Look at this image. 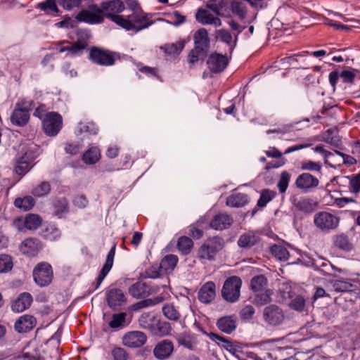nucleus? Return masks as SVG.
<instances>
[{
    "mask_svg": "<svg viewBox=\"0 0 360 360\" xmlns=\"http://www.w3.org/2000/svg\"><path fill=\"white\" fill-rule=\"evenodd\" d=\"M193 43L194 47L188 55L190 67L193 66L200 60L204 61L207 56L210 48V39L205 28H200L194 33Z\"/></svg>",
    "mask_w": 360,
    "mask_h": 360,
    "instance_id": "1",
    "label": "nucleus"
},
{
    "mask_svg": "<svg viewBox=\"0 0 360 360\" xmlns=\"http://www.w3.org/2000/svg\"><path fill=\"white\" fill-rule=\"evenodd\" d=\"M117 21L122 22L121 27L128 31L138 32L153 24L149 14L142 11H134L127 17H115Z\"/></svg>",
    "mask_w": 360,
    "mask_h": 360,
    "instance_id": "2",
    "label": "nucleus"
},
{
    "mask_svg": "<svg viewBox=\"0 0 360 360\" xmlns=\"http://www.w3.org/2000/svg\"><path fill=\"white\" fill-rule=\"evenodd\" d=\"M33 104L32 100H27L25 98H20L15 103L10 117L12 124L19 127H25L29 122Z\"/></svg>",
    "mask_w": 360,
    "mask_h": 360,
    "instance_id": "3",
    "label": "nucleus"
},
{
    "mask_svg": "<svg viewBox=\"0 0 360 360\" xmlns=\"http://www.w3.org/2000/svg\"><path fill=\"white\" fill-rule=\"evenodd\" d=\"M224 247V240L219 236L209 238L198 250V257L202 259L213 260L215 255Z\"/></svg>",
    "mask_w": 360,
    "mask_h": 360,
    "instance_id": "4",
    "label": "nucleus"
},
{
    "mask_svg": "<svg viewBox=\"0 0 360 360\" xmlns=\"http://www.w3.org/2000/svg\"><path fill=\"white\" fill-rule=\"evenodd\" d=\"M242 285L241 279L236 276L226 279L221 290L222 297L227 302L233 303L238 300Z\"/></svg>",
    "mask_w": 360,
    "mask_h": 360,
    "instance_id": "5",
    "label": "nucleus"
},
{
    "mask_svg": "<svg viewBox=\"0 0 360 360\" xmlns=\"http://www.w3.org/2000/svg\"><path fill=\"white\" fill-rule=\"evenodd\" d=\"M32 276L38 286L46 287L51 283L53 278L52 266L48 262H40L34 266Z\"/></svg>",
    "mask_w": 360,
    "mask_h": 360,
    "instance_id": "6",
    "label": "nucleus"
},
{
    "mask_svg": "<svg viewBox=\"0 0 360 360\" xmlns=\"http://www.w3.org/2000/svg\"><path fill=\"white\" fill-rule=\"evenodd\" d=\"M105 300L112 310H119L127 304V299L123 290L115 285H110L105 292Z\"/></svg>",
    "mask_w": 360,
    "mask_h": 360,
    "instance_id": "7",
    "label": "nucleus"
},
{
    "mask_svg": "<svg viewBox=\"0 0 360 360\" xmlns=\"http://www.w3.org/2000/svg\"><path fill=\"white\" fill-rule=\"evenodd\" d=\"M75 19L90 25L100 24L103 22V12L101 7L95 4H90L87 9H82L76 15Z\"/></svg>",
    "mask_w": 360,
    "mask_h": 360,
    "instance_id": "8",
    "label": "nucleus"
},
{
    "mask_svg": "<svg viewBox=\"0 0 360 360\" xmlns=\"http://www.w3.org/2000/svg\"><path fill=\"white\" fill-rule=\"evenodd\" d=\"M62 127L63 117L56 112H47L42 120V128L47 136H56Z\"/></svg>",
    "mask_w": 360,
    "mask_h": 360,
    "instance_id": "9",
    "label": "nucleus"
},
{
    "mask_svg": "<svg viewBox=\"0 0 360 360\" xmlns=\"http://www.w3.org/2000/svg\"><path fill=\"white\" fill-rule=\"evenodd\" d=\"M314 224L323 231L335 229L339 224V217L328 212H319L314 215Z\"/></svg>",
    "mask_w": 360,
    "mask_h": 360,
    "instance_id": "10",
    "label": "nucleus"
},
{
    "mask_svg": "<svg viewBox=\"0 0 360 360\" xmlns=\"http://www.w3.org/2000/svg\"><path fill=\"white\" fill-rule=\"evenodd\" d=\"M124 8V4L121 0L105 1L101 4V8L103 12V16L105 15L120 27L122 22L117 21L115 17H123L122 15H117V13L122 12Z\"/></svg>",
    "mask_w": 360,
    "mask_h": 360,
    "instance_id": "11",
    "label": "nucleus"
},
{
    "mask_svg": "<svg viewBox=\"0 0 360 360\" xmlns=\"http://www.w3.org/2000/svg\"><path fill=\"white\" fill-rule=\"evenodd\" d=\"M36 155L33 151L28 150L25 153L17 158L14 162V169L17 174L24 176L35 165Z\"/></svg>",
    "mask_w": 360,
    "mask_h": 360,
    "instance_id": "12",
    "label": "nucleus"
},
{
    "mask_svg": "<svg viewBox=\"0 0 360 360\" xmlns=\"http://www.w3.org/2000/svg\"><path fill=\"white\" fill-rule=\"evenodd\" d=\"M263 318L267 324L277 326L283 322L285 316L282 309L278 306L270 304L264 309Z\"/></svg>",
    "mask_w": 360,
    "mask_h": 360,
    "instance_id": "13",
    "label": "nucleus"
},
{
    "mask_svg": "<svg viewBox=\"0 0 360 360\" xmlns=\"http://www.w3.org/2000/svg\"><path fill=\"white\" fill-rule=\"evenodd\" d=\"M295 185L297 188L306 193L316 188L319 185V180L311 174L304 172L297 176Z\"/></svg>",
    "mask_w": 360,
    "mask_h": 360,
    "instance_id": "14",
    "label": "nucleus"
},
{
    "mask_svg": "<svg viewBox=\"0 0 360 360\" xmlns=\"http://www.w3.org/2000/svg\"><path fill=\"white\" fill-rule=\"evenodd\" d=\"M89 58L94 63L102 66H110L115 63V58L111 53L98 47L90 50Z\"/></svg>",
    "mask_w": 360,
    "mask_h": 360,
    "instance_id": "15",
    "label": "nucleus"
},
{
    "mask_svg": "<svg viewBox=\"0 0 360 360\" xmlns=\"http://www.w3.org/2000/svg\"><path fill=\"white\" fill-rule=\"evenodd\" d=\"M147 341L146 335L139 330L128 332L122 337V344L130 348H137L143 346Z\"/></svg>",
    "mask_w": 360,
    "mask_h": 360,
    "instance_id": "16",
    "label": "nucleus"
},
{
    "mask_svg": "<svg viewBox=\"0 0 360 360\" xmlns=\"http://www.w3.org/2000/svg\"><path fill=\"white\" fill-rule=\"evenodd\" d=\"M207 64L209 70L213 73L223 72L229 64V59L226 55L212 53L207 58Z\"/></svg>",
    "mask_w": 360,
    "mask_h": 360,
    "instance_id": "17",
    "label": "nucleus"
},
{
    "mask_svg": "<svg viewBox=\"0 0 360 360\" xmlns=\"http://www.w3.org/2000/svg\"><path fill=\"white\" fill-rule=\"evenodd\" d=\"M174 352V344L169 340H163L156 344L153 348V355L159 360H165L171 356Z\"/></svg>",
    "mask_w": 360,
    "mask_h": 360,
    "instance_id": "18",
    "label": "nucleus"
},
{
    "mask_svg": "<svg viewBox=\"0 0 360 360\" xmlns=\"http://www.w3.org/2000/svg\"><path fill=\"white\" fill-rule=\"evenodd\" d=\"M261 240L259 234L254 231H248L239 236L237 241L238 247L243 250H250Z\"/></svg>",
    "mask_w": 360,
    "mask_h": 360,
    "instance_id": "19",
    "label": "nucleus"
},
{
    "mask_svg": "<svg viewBox=\"0 0 360 360\" xmlns=\"http://www.w3.org/2000/svg\"><path fill=\"white\" fill-rule=\"evenodd\" d=\"M290 201L297 210L305 213L314 212L317 205L316 202H314L312 199L307 197L297 198L293 196L290 198Z\"/></svg>",
    "mask_w": 360,
    "mask_h": 360,
    "instance_id": "20",
    "label": "nucleus"
},
{
    "mask_svg": "<svg viewBox=\"0 0 360 360\" xmlns=\"http://www.w3.org/2000/svg\"><path fill=\"white\" fill-rule=\"evenodd\" d=\"M41 248V241L36 238H26L20 245L21 252L28 256L35 255Z\"/></svg>",
    "mask_w": 360,
    "mask_h": 360,
    "instance_id": "21",
    "label": "nucleus"
},
{
    "mask_svg": "<svg viewBox=\"0 0 360 360\" xmlns=\"http://www.w3.org/2000/svg\"><path fill=\"white\" fill-rule=\"evenodd\" d=\"M33 302L30 293L24 292L20 293L16 300L11 303V309L14 312L20 313L28 309Z\"/></svg>",
    "mask_w": 360,
    "mask_h": 360,
    "instance_id": "22",
    "label": "nucleus"
},
{
    "mask_svg": "<svg viewBox=\"0 0 360 360\" xmlns=\"http://www.w3.org/2000/svg\"><path fill=\"white\" fill-rule=\"evenodd\" d=\"M216 296V285L212 281L205 283L199 290L198 299L205 304L210 303Z\"/></svg>",
    "mask_w": 360,
    "mask_h": 360,
    "instance_id": "23",
    "label": "nucleus"
},
{
    "mask_svg": "<svg viewBox=\"0 0 360 360\" xmlns=\"http://www.w3.org/2000/svg\"><path fill=\"white\" fill-rule=\"evenodd\" d=\"M216 325L219 330L231 334L237 327V317L235 315L225 316L217 319Z\"/></svg>",
    "mask_w": 360,
    "mask_h": 360,
    "instance_id": "24",
    "label": "nucleus"
},
{
    "mask_svg": "<svg viewBox=\"0 0 360 360\" xmlns=\"http://www.w3.org/2000/svg\"><path fill=\"white\" fill-rule=\"evenodd\" d=\"M36 319L29 314L21 316L15 323V330L18 333H27L34 328Z\"/></svg>",
    "mask_w": 360,
    "mask_h": 360,
    "instance_id": "25",
    "label": "nucleus"
},
{
    "mask_svg": "<svg viewBox=\"0 0 360 360\" xmlns=\"http://www.w3.org/2000/svg\"><path fill=\"white\" fill-rule=\"evenodd\" d=\"M151 287L146 283L138 281L129 288V293L134 298H144L152 293Z\"/></svg>",
    "mask_w": 360,
    "mask_h": 360,
    "instance_id": "26",
    "label": "nucleus"
},
{
    "mask_svg": "<svg viewBox=\"0 0 360 360\" xmlns=\"http://www.w3.org/2000/svg\"><path fill=\"white\" fill-rule=\"evenodd\" d=\"M115 255V245H113L112 247V248L110 249V250L109 251V252L107 255L105 262L103 268L101 269L100 274L96 279L95 289H97L99 288V286L102 283L103 281L104 280L105 276L108 275V274L112 269V265H113Z\"/></svg>",
    "mask_w": 360,
    "mask_h": 360,
    "instance_id": "27",
    "label": "nucleus"
},
{
    "mask_svg": "<svg viewBox=\"0 0 360 360\" xmlns=\"http://www.w3.org/2000/svg\"><path fill=\"white\" fill-rule=\"evenodd\" d=\"M233 218L226 213H220L214 216L210 221V226L215 230L228 229L233 224Z\"/></svg>",
    "mask_w": 360,
    "mask_h": 360,
    "instance_id": "28",
    "label": "nucleus"
},
{
    "mask_svg": "<svg viewBox=\"0 0 360 360\" xmlns=\"http://www.w3.org/2000/svg\"><path fill=\"white\" fill-rule=\"evenodd\" d=\"M184 41H177L176 43L165 44L160 47L164 52L167 58H174L182 51L184 48Z\"/></svg>",
    "mask_w": 360,
    "mask_h": 360,
    "instance_id": "29",
    "label": "nucleus"
},
{
    "mask_svg": "<svg viewBox=\"0 0 360 360\" xmlns=\"http://www.w3.org/2000/svg\"><path fill=\"white\" fill-rule=\"evenodd\" d=\"M248 202V195L242 193H236L230 195L226 198V205L231 207H240L245 206Z\"/></svg>",
    "mask_w": 360,
    "mask_h": 360,
    "instance_id": "30",
    "label": "nucleus"
},
{
    "mask_svg": "<svg viewBox=\"0 0 360 360\" xmlns=\"http://www.w3.org/2000/svg\"><path fill=\"white\" fill-rule=\"evenodd\" d=\"M250 289L254 292L269 290L268 279L262 274L253 276L250 280Z\"/></svg>",
    "mask_w": 360,
    "mask_h": 360,
    "instance_id": "31",
    "label": "nucleus"
},
{
    "mask_svg": "<svg viewBox=\"0 0 360 360\" xmlns=\"http://www.w3.org/2000/svg\"><path fill=\"white\" fill-rule=\"evenodd\" d=\"M150 333L156 336H165L171 331L170 323L167 321L154 320L153 326L151 328Z\"/></svg>",
    "mask_w": 360,
    "mask_h": 360,
    "instance_id": "32",
    "label": "nucleus"
},
{
    "mask_svg": "<svg viewBox=\"0 0 360 360\" xmlns=\"http://www.w3.org/2000/svg\"><path fill=\"white\" fill-rule=\"evenodd\" d=\"M333 290L336 292H352L356 290V286L350 282L345 280L337 279L331 281Z\"/></svg>",
    "mask_w": 360,
    "mask_h": 360,
    "instance_id": "33",
    "label": "nucleus"
},
{
    "mask_svg": "<svg viewBox=\"0 0 360 360\" xmlns=\"http://www.w3.org/2000/svg\"><path fill=\"white\" fill-rule=\"evenodd\" d=\"M254 303L257 306H264L270 303L272 300L271 296L274 292L271 289L265 290L264 291L255 292Z\"/></svg>",
    "mask_w": 360,
    "mask_h": 360,
    "instance_id": "34",
    "label": "nucleus"
},
{
    "mask_svg": "<svg viewBox=\"0 0 360 360\" xmlns=\"http://www.w3.org/2000/svg\"><path fill=\"white\" fill-rule=\"evenodd\" d=\"M101 158L100 150L95 146L89 148L82 156V160L88 165H93L97 162Z\"/></svg>",
    "mask_w": 360,
    "mask_h": 360,
    "instance_id": "35",
    "label": "nucleus"
},
{
    "mask_svg": "<svg viewBox=\"0 0 360 360\" xmlns=\"http://www.w3.org/2000/svg\"><path fill=\"white\" fill-rule=\"evenodd\" d=\"M41 236L46 240L54 241L60 238L61 231L55 224H49L42 230Z\"/></svg>",
    "mask_w": 360,
    "mask_h": 360,
    "instance_id": "36",
    "label": "nucleus"
},
{
    "mask_svg": "<svg viewBox=\"0 0 360 360\" xmlns=\"http://www.w3.org/2000/svg\"><path fill=\"white\" fill-rule=\"evenodd\" d=\"M205 334L212 341L217 342L219 345H221L225 349L229 352L234 350L233 345L228 338L214 333H205Z\"/></svg>",
    "mask_w": 360,
    "mask_h": 360,
    "instance_id": "37",
    "label": "nucleus"
},
{
    "mask_svg": "<svg viewBox=\"0 0 360 360\" xmlns=\"http://www.w3.org/2000/svg\"><path fill=\"white\" fill-rule=\"evenodd\" d=\"M231 10L240 20L245 18L247 7L245 4L240 0H235L231 4Z\"/></svg>",
    "mask_w": 360,
    "mask_h": 360,
    "instance_id": "38",
    "label": "nucleus"
},
{
    "mask_svg": "<svg viewBox=\"0 0 360 360\" xmlns=\"http://www.w3.org/2000/svg\"><path fill=\"white\" fill-rule=\"evenodd\" d=\"M162 311L163 315L170 321H177L181 317L179 311L172 303L164 304L162 308Z\"/></svg>",
    "mask_w": 360,
    "mask_h": 360,
    "instance_id": "39",
    "label": "nucleus"
},
{
    "mask_svg": "<svg viewBox=\"0 0 360 360\" xmlns=\"http://www.w3.org/2000/svg\"><path fill=\"white\" fill-rule=\"evenodd\" d=\"M333 242L335 247L344 251L349 252L353 248L352 243L349 241L348 236L345 234L335 236Z\"/></svg>",
    "mask_w": 360,
    "mask_h": 360,
    "instance_id": "40",
    "label": "nucleus"
},
{
    "mask_svg": "<svg viewBox=\"0 0 360 360\" xmlns=\"http://www.w3.org/2000/svg\"><path fill=\"white\" fill-rule=\"evenodd\" d=\"M178 262V257L174 255H167L162 258L160 263V267L165 272L172 271Z\"/></svg>",
    "mask_w": 360,
    "mask_h": 360,
    "instance_id": "41",
    "label": "nucleus"
},
{
    "mask_svg": "<svg viewBox=\"0 0 360 360\" xmlns=\"http://www.w3.org/2000/svg\"><path fill=\"white\" fill-rule=\"evenodd\" d=\"M270 252L274 257L280 261H287L290 257V253L287 248L281 245H274L270 248Z\"/></svg>",
    "mask_w": 360,
    "mask_h": 360,
    "instance_id": "42",
    "label": "nucleus"
},
{
    "mask_svg": "<svg viewBox=\"0 0 360 360\" xmlns=\"http://www.w3.org/2000/svg\"><path fill=\"white\" fill-rule=\"evenodd\" d=\"M276 196V192L270 189H263L261 191L260 197L257 200V207L259 208L264 207L267 203L271 201Z\"/></svg>",
    "mask_w": 360,
    "mask_h": 360,
    "instance_id": "43",
    "label": "nucleus"
},
{
    "mask_svg": "<svg viewBox=\"0 0 360 360\" xmlns=\"http://www.w3.org/2000/svg\"><path fill=\"white\" fill-rule=\"evenodd\" d=\"M35 200L30 196L27 195L24 198H18L14 201V205L24 211L30 210L34 205Z\"/></svg>",
    "mask_w": 360,
    "mask_h": 360,
    "instance_id": "44",
    "label": "nucleus"
},
{
    "mask_svg": "<svg viewBox=\"0 0 360 360\" xmlns=\"http://www.w3.org/2000/svg\"><path fill=\"white\" fill-rule=\"evenodd\" d=\"M215 38L217 40L226 44L227 46H231L232 51L234 48V44L232 46L233 36L231 33L226 29H219L215 32Z\"/></svg>",
    "mask_w": 360,
    "mask_h": 360,
    "instance_id": "45",
    "label": "nucleus"
},
{
    "mask_svg": "<svg viewBox=\"0 0 360 360\" xmlns=\"http://www.w3.org/2000/svg\"><path fill=\"white\" fill-rule=\"evenodd\" d=\"M51 187L48 181H42L33 187L31 193L35 197H43L48 195L51 191Z\"/></svg>",
    "mask_w": 360,
    "mask_h": 360,
    "instance_id": "46",
    "label": "nucleus"
},
{
    "mask_svg": "<svg viewBox=\"0 0 360 360\" xmlns=\"http://www.w3.org/2000/svg\"><path fill=\"white\" fill-rule=\"evenodd\" d=\"M54 213L59 218L69 210L68 201L65 198H58L53 202Z\"/></svg>",
    "mask_w": 360,
    "mask_h": 360,
    "instance_id": "47",
    "label": "nucleus"
},
{
    "mask_svg": "<svg viewBox=\"0 0 360 360\" xmlns=\"http://www.w3.org/2000/svg\"><path fill=\"white\" fill-rule=\"evenodd\" d=\"M25 229L28 230H36L41 224V218L34 214H29L25 217Z\"/></svg>",
    "mask_w": 360,
    "mask_h": 360,
    "instance_id": "48",
    "label": "nucleus"
},
{
    "mask_svg": "<svg viewBox=\"0 0 360 360\" xmlns=\"http://www.w3.org/2000/svg\"><path fill=\"white\" fill-rule=\"evenodd\" d=\"M313 265L314 269L316 271H320L323 276H330L333 274L334 266L328 261L320 260L319 262H316Z\"/></svg>",
    "mask_w": 360,
    "mask_h": 360,
    "instance_id": "49",
    "label": "nucleus"
},
{
    "mask_svg": "<svg viewBox=\"0 0 360 360\" xmlns=\"http://www.w3.org/2000/svg\"><path fill=\"white\" fill-rule=\"evenodd\" d=\"M193 245V240L187 236H181L178 239L177 248L183 255L188 254Z\"/></svg>",
    "mask_w": 360,
    "mask_h": 360,
    "instance_id": "50",
    "label": "nucleus"
},
{
    "mask_svg": "<svg viewBox=\"0 0 360 360\" xmlns=\"http://www.w3.org/2000/svg\"><path fill=\"white\" fill-rule=\"evenodd\" d=\"M176 340L179 345L190 350H193L195 345L192 337L185 333H180L177 335Z\"/></svg>",
    "mask_w": 360,
    "mask_h": 360,
    "instance_id": "51",
    "label": "nucleus"
},
{
    "mask_svg": "<svg viewBox=\"0 0 360 360\" xmlns=\"http://www.w3.org/2000/svg\"><path fill=\"white\" fill-rule=\"evenodd\" d=\"M290 179L291 174L288 171L285 170L281 173L280 179L277 183V187L280 193L283 194L286 192Z\"/></svg>",
    "mask_w": 360,
    "mask_h": 360,
    "instance_id": "52",
    "label": "nucleus"
},
{
    "mask_svg": "<svg viewBox=\"0 0 360 360\" xmlns=\"http://www.w3.org/2000/svg\"><path fill=\"white\" fill-rule=\"evenodd\" d=\"M196 20L202 25H211L214 15L207 10L200 8L195 14Z\"/></svg>",
    "mask_w": 360,
    "mask_h": 360,
    "instance_id": "53",
    "label": "nucleus"
},
{
    "mask_svg": "<svg viewBox=\"0 0 360 360\" xmlns=\"http://www.w3.org/2000/svg\"><path fill=\"white\" fill-rule=\"evenodd\" d=\"M13 263L10 255L2 254L0 255V272L6 273L12 269Z\"/></svg>",
    "mask_w": 360,
    "mask_h": 360,
    "instance_id": "54",
    "label": "nucleus"
},
{
    "mask_svg": "<svg viewBox=\"0 0 360 360\" xmlns=\"http://www.w3.org/2000/svg\"><path fill=\"white\" fill-rule=\"evenodd\" d=\"M301 169L311 172H317L321 173L322 165L319 162H313L311 160H304L301 162Z\"/></svg>",
    "mask_w": 360,
    "mask_h": 360,
    "instance_id": "55",
    "label": "nucleus"
},
{
    "mask_svg": "<svg viewBox=\"0 0 360 360\" xmlns=\"http://www.w3.org/2000/svg\"><path fill=\"white\" fill-rule=\"evenodd\" d=\"M126 316L127 314L125 312L114 314L112 317V321L109 323V326L111 328H117L122 326L125 322Z\"/></svg>",
    "mask_w": 360,
    "mask_h": 360,
    "instance_id": "56",
    "label": "nucleus"
},
{
    "mask_svg": "<svg viewBox=\"0 0 360 360\" xmlns=\"http://www.w3.org/2000/svg\"><path fill=\"white\" fill-rule=\"evenodd\" d=\"M38 7L44 11H49L51 13H58L59 10L56 5V0H46L38 4Z\"/></svg>",
    "mask_w": 360,
    "mask_h": 360,
    "instance_id": "57",
    "label": "nucleus"
},
{
    "mask_svg": "<svg viewBox=\"0 0 360 360\" xmlns=\"http://www.w3.org/2000/svg\"><path fill=\"white\" fill-rule=\"evenodd\" d=\"M313 150L314 152L321 153L323 156L324 163L326 165H329L330 167H335V165L330 163L328 160L330 158H335V153L325 150L323 146L321 145H317L315 148H313Z\"/></svg>",
    "mask_w": 360,
    "mask_h": 360,
    "instance_id": "58",
    "label": "nucleus"
},
{
    "mask_svg": "<svg viewBox=\"0 0 360 360\" xmlns=\"http://www.w3.org/2000/svg\"><path fill=\"white\" fill-rule=\"evenodd\" d=\"M224 6V0H210L207 4V7L217 15H221V11Z\"/></svg>",
    "mask_w": 360,
    "mask_h": 360,
    "instance_id": "59",
    "label": "nucleus"
},
{
    "mask_svg": "<svg viewBox=\"0 0 360 360\" xmlns=\"http://www.w3.org/2000/svg\"><path fill=\"white\" fill-rule=\"evenodd\" d=\"M305 306V300L301 295H297L293 298L290 303V307L298 311H302Z\"/></svg>",
    "mask_w": 360,
    "mask_h": 360,
    "instance_id": "60",
    "label": "nucleus"
},
{
    "mask_svg": "<svg viewBox=\"0 0 360 360\" xmlns=\"http://www.w3.org/2000/svg\"><path fill=\"white\" fill-rule=\"evenodd\" d=\"M83 0H57L58 4L64 9L70 11L74 8L79 7Z\"/></svg>",
    "mask_w": 360,
    "mask_h": 360,
    "instance_id": "61",
    "label": "nucleus"
},
{
    "mask_svg": "<svg viewBox=\"0 0 360 360\" xmlns=\"http://www.w3.org/2000/svg\"><path fill=\"white\" fill-rule=\"evenodd\" d=\"M356 70H344L340 73V77L343 82L347 84H353L356 77Z\"/></svg>",
    "mask_w": 360,
    "mask_h": 360,
    "instance_id": "62",
    "label": "nucleus"
},
{
    "mask_svg": "<svg viewBox=\"0 0 360 360\" xmlns=\"http://www.w3.org/2000/svg\"><path fill=\"white\" fill-rule=\"evenodd\" d=\"M162 271L160 264L152 265L145 271V277L153 279L157 278L160 276Z\"/></svg>",
    "mask_w": 360,
    "mask_h": 360,
    "instance_id": "63",
    "label": "nucleus"
},
{
    "mask_svg": "<svg viewBox=\"0 0 360 360\" xmlns=\"http://www.w3.org/2000/svg\"><path fill=\"white\" fill-rule=\"evenodd\" d=\"M349 189L353 193H358L360 191V172L351 176Z\"/></svg>",
    "mask_w": 360,
    "mask_h": 360,
    "instance_id": "64",
    "label": "nucleus"
}]
</instances>
